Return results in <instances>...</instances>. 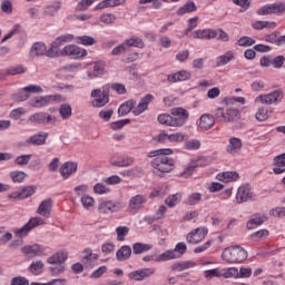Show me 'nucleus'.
I'll return each mask as SVG.
<instances>
[{"instance_id":"f257e3e1","label":"nucleus","mask_w":285,"mask_h":285,"mask_svg":"<svg viewBox=\"0 0 285 285\" xmlns=\"http://www.w3.org/2000/svg\"><path fill=\"white\" fill-rule=\"evenodd\" d=\"M168 155H173V149H157L148 153V157H155L150 163L154 170L157 173H173L175 170V159Z\"/></svg>"},{"instance_id":"f03ea898","label":"nucleus","mask_w":285,"mask_h":285,"mask_svg":"<svg viewBox=\"0 0 285 285\" xmlns=\"http://www.w3.org/2000/svg\"><path fill=\"white\" fill-rule=\"evenodd\" d=\"M153 99H155V97L150 94H147L138 105L135 100H128L119 107L118 115L119 117H124L128 115L130 110H132V114L137 117L141 115V112H145V110H148V104H150Z\"/></svg>"},{"instance_id":"7ed1b4c3","label":"nucleus","mask_w":285,"mask_h":285,"mask_svg":"<svg viewBox=\"0 0 285 285\" xmlns=\"http://www.w3.org/2000/svg\"><path fill=\"white\" fill-rule=\"evenodd\" d=\"M222 259L226 262V264H242V262L248 259V252L239 245L229 246L223 250Z\"/></svg>"},{"instance_id":"20e7f679","label":"nucleus","mask_w":285,"mask_h":285,"mask_svg":"<svg viewBox=\"0 0 285 285\" xmlns=\"http://www.w3.org/2000/svg\"><path fill=\"white\" fill-rule=\"evenodd\" d=\"M91 97L95 99L92 101L94 108H104V106L110 101V85H105L102 90L94 89L91 91Z\"/></svg>"},{"instance_id":"39448f33","label":"nucleus","mask_w":285,"mask_h":285,"mask_svg":"<svg viewBox=\"0 0 285 285\" xmlns=\"http://www.w3.org/2000/svg\"><path fill=\"white\" fill-rule=\"evenodd\" d=\"M186 250H188V246H186V243L180 242L177 243L174 249H167L165 250L160 259H166V262H170L173 259H179L181 256L186 254Z\"/></svg>"},{"instance_id":"423d86ee","label":"nucleus","mask_w":285,"mask_h":285,"mask_svg":"<svg viewBox=\"0 0 285 285\" xmlns=\"http://www.w3.org/2000/svg\"><path fill=\"white\" fill-rule=\"evenodd\" d=\"M148 204V197L144 194H137L132 196L128 202V210L132 215L142 210V208Z\"/></svg>"},{"instance_id":"0eeeda50","label":"nucleus","mask_w":285,"mask_h":285,"mask_svg":"<svg viewBox=\"0 0 285 285\" xmlns=\"http://www.w3.org/2000/svg\"><path fill=\"white\" fill-rule=\"evenodd\" d=\"M253 199H255V193H253V188H250V185L248 184L240 185L236 193L237 204L253 202Z\"/></svg>"},{"instance_id":"6e6552de","label":"nucleus","mask_w":285,"mask_h":285,"mask_svg":"<svg viewBox=\"0 0 285 285\" xmlns=\"http://www.w3.org/2000/svg\"><path fill=\"white\" fill-rule=\"evenodd\" d=\"M206 235H208V228L197 227L187 234L186 242L187 244L197 245L206 239Z\"/></svg>"},{"instance_id":"1a4fd4ad","label":"nucleus","mask_w":285,"mask_h":285,"mask_svg":"<svg viewBox=\"0 0 285 285\" xmlns=\"http://www.w3.org/2000/svg\"><path fill=\"white\" fill-rule=\"evenodd\" d=\"M68 41H72V35L66 33L63 36L58 37L52 42L51 47L47 50V57H57L59 55V48H61L63 43H68Z\"/></svg>"},{"instance_id":"9d476101","label":"nucleus","mask_w":285,"mask_h":285,"mask_svg":"<svg viewBox=\"0 0 285 285\" xmlns=\"http://www.w3.org/2000/svg\"><path fill=\"white\" fill-rule=\"evenodd\" d=\"M43 224H46V222H43L42 218L32 217L29 219V222L23 227L16 230V236L20 237V238L27 237L28 233H30V230H32L33 228H37V226H43Z\"/></svg>"},{"instance_id":"9b49d317","label":"nucleus","mask_w":285,"mask_h":285,"mask_svg":"<svg viewBox=\"0 0 285 285\" xmlns=\"http://www.w3.org/2000/svg\"><path fill=\"white\" fill-rule=\"evenodd\" d=\"M257 101L261 104H266V106H271L273 104H279L284 99V91L282 90H274L269 94L261 95L257 98Z\"/></svg>"},{"instance_id":"f8f14e48","label":"nucleus","mask_w":285,"mask_h":285,"mask_svg":"<svg viewBox=\"0 0 285 285\" xmlns=\"http://www.w3.org/2000/svg\"><path fill=\"white\" fill-rule=\"evenodd\" d=\"M189 117L188 110L178 107L171 109V119L174 124V128H180L184 126Z\"/></svg>"},{"instance_id":"ddd939ff","label":"nucleus","mask_w":285,"mask_h":285,"mask_svg":"<svg viewBox=\"0 0 285 285\" xmlns=\"http://www.w3.org/2000/svg\"><path fill=\"white\" fill-rule=\"evenodd\" d=\"M121 210V204L119 202L102 200L98 205V212L101 215H110L112 213H119Z\"/></svg>"},{"instance_id":"4468645a","label":"nucleus","mask_w":285,"mask_h":285,"mask_svg":"<svg viewBox=\"0 0 285 285\" xmlns=\"http://www.w3.org/2000/svg\"><path fill=\"white\" fill-rule=\"evenodd\" d=\"M153 275H155V268L148 267L130 272L128 274V279H131L132 282H144V279H148V277H153Z\"/></svg>"},{"instance_id":"2eb2a0df","label":"nucleus","mask_w":285,"mask_h":285,"mask_svg":"<svg viewBox=\"0 0 285 285\" xmlns=\"http://www.w3.org/2000/svg\"><path fill=\"white\" fill-rule=\"evenodd\" d=\"M135 159L127 155H114L110 159L111 166H117L118 168H126L132 166Z\"/></svg>"},{"instance_id":"dca6fc26","label":"nucleus","mask_w":285,"mask_h":285,"mask_svg":"<svg viewBox=\"0 0 285 285\" xmlns=\"http://www.w3.org/2000/svg\"><path fill=\"white\" fill-rule=\"evenodd\" d=\"M199 161H202V158L191 159L187 164L185 169L180 173V177H183L184 179H188V178L193 177V175L195 174L197 168H199V166H202V163H199Z\"/></svg>"},{"instance_id":"f3484780","label":"nucleus","mask_w":285,"mask_h":285,"mask_svg":"<svg viewBox=\"0 0 285 285\" xmlns=\"http://www.w3.org/2000/svg\"><path fill=\"white\" fill-rule=\"evenodd\" d=\"M29 120L32 121V124H55L57 118L46 112H37L33 114Z\"/></svg>"},{"instance_id":"a211bd4d","label":"nucleus","mask_w":285,"mask_h":285,"mask_svg":"<svg viewBox=\"0 0 285 285\" xmlns=\"http://www.w3.org/2000/svg\"><path fill=\"white\" fill-rule=\"evenodd\" d=\"M61 55H65L66 57H73V59H79V57H86V50H82L81 48L71 45V46H66Z\"/></svg>"},{"instance_id":"6ab92c4d","label":"nucleus","mask_w":285,"mask_h":285,"mask_svg":"<svg viewBox=\"0 0 285 285\" xmlns=\"http://www.w3.org/2000/svg\"><path fill=\"white\" fill-rule=\"evenodd\" d=\"M21 252L26 257H41L43 255V248L39 244L23 246Z\"/></svg>"},{"instance_id":"aec40b11","label":"nucleus","mask_w":285,"mask_h":285,"mask_svg":"<svg viewBox=\"0 0 285 285\" xmlns=\"http://www.w3.org/2000/svg\"><path fill=\"white\" fill-rule=\"evenodd\" d=\"M37 193L36 186H27L18 191L11 194L12 199H28V197H32Z\"/></svg>"},{"instance_id":"412c9836","label":"nucleus","mask_w":285,"mask_h":285,"mask_svg":"<svg viewBox=\"0 0 285 285\" xmlns=\"http://www.w3.org/2000/svg\"><path fill=\"white\" fill-rule=\"evenodd\" d=\"M265 222H268V216H266V214H255L247 222L246 228L253 230L254 228H257V226H262Z\"/></svg>"},{"instance_id":"4be33fe9","label":"nucleus","mask_w":285,"mask_h":285,"mask_svg":"<svg viewBox=\"0 0 285 285\" xmlns=\"http://www.w3.org/2000/svg\"><path fill=\"white\" fill-rule=\"evenodd\" d=\"M193 39H215L217 38V30L213 29H203V30H196L191 33Z\"/></svg>"},{"instance_id":"5701e85b","label":"nucleus","mask_w":285,"mask_h":285,"mask_svg":"<svg viewBox=\"0 0 285 285\" xmlns=\"http://www.w3.org/2000/svg\"><path fill=\"white\" fill-rule=\"evenodd\" d=\"M77 173V163L67 161L60 167V175L62 179H68L70 175Z\"/></svg>"},{"instance_id":"b1692460","label":"nucleus","mask_w":285,"mask_h":285,"mask_svg":"<svg viewBox=\"0 0 285 285\" xmlns=\"http://www.w3.org/2000/svg\"><path fill=\"white\" fill-rule=\"evenodd\" d=\"M218 181H223L224 184H230V181H237L239 179V173L237 171H223L216 176Z\"/></svg>"},{"instance_id":"393cba45","label":"nucleus","mask_w":285,"mask_h":285,"mask_svg":"<svg viewBox=\"0 0 285 285\" xmlns=\"http://www.w3.org/2000/svg\"><path fill=\"white\" fill-rule=\"evenodd\" d=\"M52 210V199L47 198L41 202V204L38 207V215H41V217H50V212Z\"/></svg>"},{"instance_id":"a878e982","label":"nucleus","mask_w":285,"mask_h":285,"mask_svg":"<svg viewBox=\"0 0 285 285\" xmlns=\"http://www.w3.org/2000/svg\"><path fill=\"white\" fill-rule=\"evenodd\" d=\"M188 79H190V72L186 70L177 71L176 73L167 76V81L170 83H177V81H188Z\"/></svg>"},{"instance_id":"bb28decb","label":"nucleus","mask_w":285,"mask_h":285,"mask_svg":"<svg viewBox=\"0 0 285 285\" xmlns=\"http://www.w3.org/2000/svg\"><path fill=\"white\" fill-rule=\"evenodd\" d=\"M274 166L273 173L275 175H282L285 171V153L274 158Z\"/></svg>"},{"instance_id":"cd10ccee","label":"nucleus","mask_w":285,"mask_h":285,"mask_svg":"<svg viewBox=\"0 0 285 285\" xmlns=\"http://www.w3.org/2000/svg\"><path fill=\"white\" fill-rule=\"evenodd\" d=\"M199 126L203 130H210L215 126V117L209 114H204L200 116Z\"/></svg>"},{"instance_id":"c85d7f7f","label":"nucleus","mask_w":285,"mask_h":285,"mask_svg":"<svg viewBox=\"0 0 285 285\" xmlns=\"http://www.w3.org/2000/svg\"><path fill=\"white\" fill-rule=\"evenodd\" d=\"M82 255V264H85V266H92V262L99 259V255L92 253L90 248L83 249Z\"/></svg>"},{"instance_id":"c756f323","label":"nucleus","mask_w":285,"mask_h":285,"mask_svg":"<svg viewBox=\"0 0 285 285\" xmlns=\"http://www.w3.org/2000/svg\"><path fill=\"white\" fill-rule=\"evenodd\" d=\"M132 255V248L128 245L121 246L116 253V258L118 262H126V259H130V256Z\"/></svg>"},{"instance_id":"7c9ffc66","label":"nucleus","mask_w":285,"mask_h":285,"mask_svg":"<svg viewBox=\"0 0 285 285\" xmlns=\"http://www.w3.org/2000/svg\"><path fill=\"white\" fill-rule=\"evenodd\" d=\"M220 277L225 279H239V269L237 267H227L220 269Z\"/></svg>"},{"instance_id":"2f4dec72","label":"nucleus","mask_w":285,"mask_h":285,"mask_svg":"<svg viewBox=\"0 0 285 285\" xmlns=\"http://www.w3.org/2000/svg\"><path fill=\"white\" fill-rule=\"evenodd\" d=\"M50 104V97H36L29 100V106L32 108H46Z\"/></svg>"},{"instance_id":"473e14b6","label":"nucleus","mask_w":285,"mask_h":285,"mask_svg":"<svg viewBox=\"0 0 285 285\" xmlns=\"http://www.w3.org/2000/svg\"><path fill=\"white\" fill-rule=\"evenodd\" d=\"M47 52L48 49L43 42H36L30 50L31 57H43V55H47Z\"/></svg>"},{"instance_id":"72a5a7b5","label":"nucleus","mask_w":285,"mask_h":285,"mask_svg":"<svg viewBox=\"0 0 285 285\" xmlns=\"http://www.w3.org/2000/svg\"><path fill=\"white\" fill-rule=\"evenodd\" d=\"M196 10L197 6L194 1L189 0L176 11V14H178V17H183V14H188L190 12H195Z\"/></svg>"},{"instance_id":"f704fd0d","label":"nucleus","mask_w":285,"mask_h":285,"mask_svg":"<svg viewBox=\"0 0 285 285\" xmlns=\"http://www.w3.org/2000/svg\"><path fill=\"white\" fill-rule=\"evenodd\" d=\"M233 59H235V55L233 53V51H227L225 55L219 56L216 59V67L222 68V66H227V63H230Z\"/></svg>"},{"instance_id":"c9c22d12","label":"nucleus","mask_w":285,"mask_h":285,"mask_svg":"<svg viewBox=\"0 0 285 285\" xmlns=\"http://www.w3.org/2000/svg\"><path fill=\"white\" fill-rule=\"evenodd\" d=\"M196 264L193 261H185L180 263H175L171 266V271H177L178 273H181V271H188V268H195Z\"/></svg>"},{"instance_id":"e433bc0d","label":"nucleus","mask_w":285,"mask_h":285,"mask_svg":"<svg viewBox=\"0 0 285 285\" xmlns=\"http://www.w3.org/2000/svg\"><path fill=\"white\" fill-rule=\"evenodd\" d=\"M67 259H68V254L63 252H58L52 256H50L47 262L48 264L55 265V264H63V262H66Z\"/></svg>"},{"instance_id":"4c0bfd02","label":"nucleus","mask_w":285,"mask_h":285,"mask_svg":"<svg viewBox=\"0 0 285 285\" xmlns=\"http://www.w3.org/2000/svg\"><path fill=\"white\" fill-rule=\"evenodd\" d=\"M58 112L63 120H68L72 117V107L68 104H62L58 108Z\"/></svg>"},{"instance_id":"58836bf2","label":"nucleus","mask_w":285,"mask_h":285,"mask_svg":"<svg viewBox=\"0 0 285 285\" xmlns=\"http://www.w3.org/2000/svg\"><path fill=\"white\" fill-rule=\"evenodd\" d=\"M148 250H153V245L144 243H135L132 245L134 255H141V253H148Z\"/></svg>"},{"instance_id":"ea45409f","label":"nucleus","mask_w":285,"mask_h":285,"mask_svg":"<svg viewBox=\"0 0 285 285\" xmlns=\"http://www.w3.org/2000/svg\"><path fill=\"white\" fill-rule=\"evenodd\" d=\"M46 139H48V132L40 131V132L35 134L33 136H31L27 140V144H46Z\"/></svg>"},{"instance_id":"a19ab883","label":"nucleus","mask_w":285,"mask_h":285,"mask_svg":"<svg viewBox=\"0 0 285 285\" xmlns=\"http://www.w3.org/2000/svg\"><path fill=\"white\" fill-rule=\"evenodd\" d=\"M81 205L85 208V210H90L95 208V198L92 196L82 194L80 198Z\"/></svg>"},{"instance_id":"79ce46f5","label":"nucleus","mask_w":285,"mask_h":285,"mask_svg":"<svg viewBox=\"0 0 285 285\" xmlns=\"http://www.w3.org/2000/svg\"><path fill=\"white\" fill-rule=\"evenodd\" d=\"M181 202V194L177 193V194H174V195H170L168 196L166 199H165V204L166 206H168L169 208H175V206L177 204H179Z\"/></svg>"},{"instance_id":"37998d69","label":"nucleus","mask_w":285,"mask_h":285,"mask_svg":"<svg viewBox=\"0 0 285 285\" xmlns=\"http://www.w3.org/2000/svg\"><path fill=\"white\" fill-rule=\"evenodd\" d=\"M239 119V109L227 108L225 112V121H237Z\"/></svg>"},{"instance_id":"c03bdc74","label":"nucleus","mask_w":285,"mask_h":285,"mask_svg":"<svg viewBox=\"0 0 285 285\" xmlns=\"http://www.w3.org/2000/svg\"><path fill=\"white\" fill-rule=\"evenodd\" d=\"M59 10H61V3L56 2L55 4L47 6L45 8V14H47V17H55Z\"/></svg>"},{"instance_id":"a18cd8bd","label":"nucleus","mask_w":285,"mask_h":285,"mask_svg":"<svg viewBox=\"0 0 285 285\" xmlns=\"http://www.w3.org/2000/svg\"><path fill=\"white\" fill-rule=\"evenodd\" d=\"M29 271L30 273H32V275H41V273L43 272V262L41 261L33 262L30 265Z\"/></svg>"},{"instance_id":"49530a36","label":"nucleus","mask_w":285,"mask_h":285,"mask_svg":"<svg viewBox=\"0 0 285 285\" xmlns=\"http://www.w3.org/2000/svg\"><path fill=\"white\" fill-rule=\"evenodd\" d=\"M158 121L163 125V126H170L173 128H175V125L173 122V116L168 115V114H160L158 116Z\"/></svg>"},{"instance_id":"de8ad7c7","label":"nucleus","mask_w":285,"mask_h":285,"mask_svg":"<svg viewBox=\"0 0 285 285\" xmlns=\"http://www.w3.org/2000/svg\"><path fill=\"white\" fill-rule=\"evenodd\" d=\"M277 26L275 22H268V21H256L252 23V28L254 30H264V28H275Z\"/></svg>"},{"instance_id":"09e8293b","label":"nucleus","mask_w":285,"mask_h":285,"mask_svg":"<svg viewBox=\"0 0 285 285\" xmlns=\"http://www.w3.org/2000/svg\"><path fill=\"white\" fill-rule=\"evenodd\" d=\"M200 202H202V194L200 193L190 194L186 199V204L188 206H196V204H199Z\"/></svg>"},{"instance_id":"8fccbe9b","label":"nucleus","mask_w":285,"mask_h":285,"mask_svg":"<svg viewBox=\"0 0 285 285\" xmlns=\"http://www.w3.org/2000/svg\"><path fill=\"white\" fill-rule=\"evenodd\" d=\"M129 228L127 226H119L116 228L117 233V240L118 242H126V235L129 233Z\"/></svg>"},{"instance_id":"3c124183","label":"nucleus","mask_w":285,"mask_h":285,"mask_svg":"<svg viewBox=\"0 0 285 285\" xmlns=\"http://www.w3.org/2000/svg\"><path fill=\"white\" fill-rule=\"evenodd\" d=\"M31 159L32 155H20L16 158L14 164L16 166H28Z\"/></svg>"},{"instance_id":"603ef678","label":"nucleus","mask_w":285,"mask_h":285,"mask_svg":"<svg viewBox=\"0 0 285 285\" xmlns=\"http://www.w3.org/2000/svg\"><path fill=\"white\" fill-rule=\"evenodd\" d=\"M94 193L96 195H108V193H110V188L104 185V183H98L94 186Z\"/></svg>"},{"instance_id":"864d4df0","label":"nucleus","mask_w":285,"mask_h":285,"mask_svg":"<svg viewBox=\"0 0 285 285\" xmlns=\"http://www.w3.org/2000/svg\"><path fill=\"white\" fill-rule=\"evenodd\" d=\"M168 141H171V142L188 141V136H186L181 132L171 134L168 137Z\"/></svg>"},{"instance_id":"5fc2aeb1","label":"nucleus","mask_w":285,"mask_h":285,"mask_svg":"<svg viewBox=\"0 0 285 285\" xmlns=\"http://www.w3.org/2000/svg\"><path fill=\"white\" fill-rule=\"evenodd\" d=\"M10 177L14 184H21V181H23L28 175L23 171H12Z\"/></svg>"},{"instance_id":"6e6d98bb","label":"nucleus","mask_w":285,"mask_h":285,"mask_svg":"<svg viewBox=\"0 0 285 285\" xmlns=\"http://www.w3.org/2000/svg\"><path fill=\"white\" fill-rule=\"evenodd\" d=\"M272 7V14H282L285 12V2H275L271 4Z\"/></svg>"},{"instance_id":"4d7b16f0","label":"nucleus","mask_w":285,"mask_h":285,"mask_svg":"<svg viewBox=\"0 0 285 285\" xmlns=\"http://www.w3.org/2000/svg\"><path fill=\"white\" fill-rule=\"evenodd\" d=\"M238 46H242L244 48H248L250 46H255V39L250 37L243 36L238 40Z\"/></svg>"},{"instance_id":"13d9d810","label":"nucleus","mask_w":285,"mask_h":285,"mask_svg":"<svg viewBox=\"0 0 285 285\" xmlns=\"http://www.w3.org/2000/svg\"><path fill=\"white\" fill-rule=\"evenodd\" d=\"M1 11L4 14H12V1L10 0H2L0 3Z\"/></svg>"},{"instance_id":"bf43d9fd","label":"nucleus","mask_w":285,"mask_h":285,"mask_svg":"<svg viewBox=\"0 0 285 285\" xmlns=\"http://www.w3.org/2000/svg\"><path fill=\"white\" fill-rule=\"evenodd\" d=\"M129 179H135V177H141L144 175V168L136 166L128 169Z\"/></svg>"},{"instance_id":"052dcab7","label":"nucleus","mask_w":285,"mask_h":285,"mask_svg":"<svg viewBox=\"0 0 285 285\" xmlns=\"http://www.w3.org/2000/svg\"><path fill=\"white\" fill-rule=\"evenodd\" d=\"M104 184H107L108 186H117V184H121V177L117 175H112L110 177H107L102 179Z\"/></svg>"},{"instance_id":"680f3d73","label":"nucleus","mask_w":285,"mask_h":285,"mask_svg":"<svg viewBox=\"0 0 285 285\" xmlns=\"http://www.w3.org/2000/svg\"><path fill=\"white\" fill-rule=\"evenodd\" d=\"M268 235H269L268 229H261L252 234V239H255L256 242L259 239H266Z\"/></svg>"},{"instance_id":"e2e57ef3","label":"nucleus","mask_w":285,"mask_h":285,"mask_svg":"<svg viewBox=\"0 0 285 285\" xmlns=\"http://www.w3.org/2000/svg\"><path fill=\"white\" fill-rule=\"evenodd\" d=\"M116 20H117V17L112 13H105V14L100 16V21L102 23H106L107 26L112 24V22Z\"/></svg>"},{"instance_id":"0e129e2a","label":"nucleus","mask_w":285,"mask_h":285,"mask_svg":"<svg viewBox=\"0 0 285 285\" xmlns=\"http://www.w3.org/2000/svg\"><path fill=\"white\" fill-rule=\"evenodd\" d=\"M23 92H33L35 95H39L40 92H43V88L41 86L37 85H29L24 88H22Z\"/></svg>"},{"instance_id":"69168bd1","label":"nucleus","mask_w":285,"mask_h":285,"mask_svg":"<svg viewBox=\"0 0 285 285\" xmlns=\"http://www.w3.org/2000/svg\"><path fill=\"white\" fill-rule=\"evenodd\" d=\"M127 124H130V119L114 121L110 124V128L111 130H121Z\"/></svg>"},{"instance_id":"338daca9","label":"nucleus","mask_w":285,"mask_h":285,"mask_svg":"<svg viewBox=\"0 0 285 285\" xmlns=\"http://www.w3.org/2000/svg\"><path fill=\"white\" fill-rule=\"evenodd\" d=\"M272 217H285V207H275L269 210Z\"/></svg>"},{"instance_id":"774afa93","label":"nucleus","mask_w":285,"mask_h":285,"mask_svg":"<svg viewBox=\"0 0 285 285\" xmlns=\"http://www.w3.org/2000/svg\"><path fill=\"white\" fill-rule=\"evenodd\" d=\"M11 285H30V282H28L26 277L18 276L12 278Z\"/></svg>"}]
</instances>
